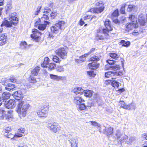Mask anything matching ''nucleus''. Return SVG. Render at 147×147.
Wrapping results in <instances>:
<instances>
[{
    "label": "nucleus",
    "mask_w": 147,
    "mask_h": 147,
    "mask_svg": "<svg viewBox=\"0 0 147 147\" xmlns=\"http://www.w3.org/2000/svg\"><path fill=\"white\" fill-rule=\"evenodd\" d=\"M10 82L13 83H16L17 80L15 77H11L9 79Z\"/></svg>",
    "instance_id": "obj_51"
},
{
    "label": "nucleus",
    "mask_w": 147,
    "mask_h": 147,
    "mask_svg": "<svg viewBox=\"0 0 147 147\" xmlns=\"http://www.w3.org/2000/svg\"><path fill=\"white\" fill-rule=\"evenodd\" d=\"M63 68L62 66H58L57 67L56 70L58 72H61L63 71Z\"/></svg>",
    "instance_id": "obj_58"
},
{
    "label": "nucleus",
    "mask_w": 147,
    "mask_h": 147,
    "mask_svg": "<svg viewBox=\"0 0 147 147\" xmlns=\"http://www.w3.org/2000/svg\"><path fill=\"white\" fill-rule=\"evenodd\" d=\"M5 133L7 134L11 132V127H8L5 128Z\"/></svg>",
    "instance_id": "obj_59"
},
{
    "label": "nucleus",
    "mask_w": 147,
    "mask_h": 147,
    "mask_svg": "<svg viewBox=\"0 0 147 147\" xmlns=\"http://www.w3.org/2000/svg\"><path fill=\"white\" fill-rule=\"evenodd\" d=\"M52 60L54 62L58 63H60L61 60L59 58L57 55H54L52 59Z\"/></svg>",
    "instance_id": "obj_40"
},
{
    "label": "nucleus",
    "mask_w": 147,
    "mask_h": 147,
    "mask_svg": "<svg viewBox=\"0 0 147 147\" xmlns=\"http://www.w3.org/2000/svg\"><path fill=\"white\" fill-rule=\"evenodd\" d=\"M41 22L47 24H50V22L47 21L45 19H42V17L41 18V19H40Z\"/></svg>",
    "instance_id": "obj_60"
},
{
    "label": "nucleus",
    "mask_w": 147,
    "mask_h": 147,
    "mask_svg": "<svg viewBox=\"0 0 147 147\" xmlns=\"http://www.w3.org/2000/svg\"><path fill=\"white\" fill-rule=\"evenodd\" d=\"M113 22L115 24H120V21L117 18L114 19V18L111 19Z\"/></svg>",
    "instance_id": "obj_50"
},
{
    "label": "nucleus",
    "mask_w": 147,
    "mask_h": 147,
    "mask_svg": "<svg viewBox=\"0 0 147 147\" xmlns=\"http://www.w3.org/2000/svg\"><path fill=\"white\" fill-rule=\"evenodd\" d=\"M105 77L106 78H109L113 76V72L109 71L105 73Z\"/></svg>",
    "instance_id": "obj_44"
},
{
    "label": "nucleus",
    "mask_w": 147,
    "mask_h": 147,
    "mask_svg": "<svg viewBox=\"0 0 147 147\" xmlns=\"http://www.w3.org/2000/svg\"><path fill=\"white\" fill-rule=\"evenodd\" d=\"M27 45V43L25 41L22 42L20 43V46L21 47H23L24 48L26 47Z\"/></svg>",
    "instance_id": "obj_57"
},
{
    "label": "nucleus",
    "mask_w": 147,
    "mask_h": 147,
    "mask_svg": "<svg viewBox=\"0 0 147 147\" xmlns=\"http://www.w3.org/2000/svg\"><path fill=\"white\" fill-rule=\"evenodd\" d=\"M131 22L128 23L125 26V30L129 31L131 30L133 28H137L139 26L137 18L135 15L130 14L128 17Z\"/></svg>",
    "instance_id": "obj_3"
},
{
    "label": "nucleus",
    "mask_w": 147,
    "mask_h": 147,
    "mask_svg": "<svg viewBox=\"0 0 147 147\" xmlns=\"http://www.w3.org/2000/svg\"><path fill=\"white\" fill-rule=\"evenodd\" d=\"M88 56L86 53L80 56L79 59H76L75 60V62L78 63H80L82 62H83L86 60V57Z\"/></svg>",
    "instance_id": "obj_16"
},
{
    "label": "nucleus",
    "mask_w": 147,
    "mask_h": 147,
    "mask_svg": "<svg viewBox=\"0 0 147 147\" xmlns=\"http://www.w3.org/2000/svg\"><path fill=\"white\" fill-rule=\"evenodd\" d=\"M48 127L54 133H56L61 129V127L56 123H49Z\"/></svg>",
    "instance_id": "obj_10"
},
{
    "label": "nucleus",
    "mask_w": 147,
    "mask_h": 147,
    "mask_svg": "<svg viewBox=\"0 0 147 147\" xmlns=\"http://www.w3.org/2000/svg\"><path fill=\"white\" fill-rule=\"evenodd\" d=\"M6 111L0 109V119H3L5 116Z\"/></svg>",
    "instance_id": "obj_39"
},
{
    "label": "nucleus",
    "mask_w": 147,
    "mask_h": 147,
    "mask_svg": "<svg viewBox=\"0 0 147 147\" xmlns=\"http://www.w3.org/2000/svg\"><path fill=\"white\" fill-rule=\"evenodd\" d=\"M95 8H91L88 11L89 12L99 13L103 12L105 9V3L102 0H96L95 1Z\"/></svg>",
    "instance_id": "obj_4"
},
{
    "label": "nucleus",
    "mask_w": 147,
    "mask_h": 147,
    "mask_svg": "<svg viewBox=\"0 0 147 147\" xmlns=\"http://www.w3.org/2000/svg\"><path fill=\"white\" fill-rule=\"evenodd\" d=\"M25 130L24 128H20L18 129V132L16 135L18 137H20L23 136L24 134Z\"/></svg>",
    "instance_id": "obj_31"
},
{
    "label": "nucleus",
    "mask_w": 147,
    "mask_h": 147,
    "mask_svg": "<svg viewBox=\"0 0 147 147\" xmlns=\"http://www.w3.org/2000/svg\"><path fill=\"white\" fill-rule=\"evenodd\" d=\"M123 75V73L122 71L113 72V76H121Z\"/></svg>",
    "instance_id": "obj_48"
},
{
    "label": "nucleus",
    "mask_w": 147,
    "mask_h": 147,
    "mask_svg": "<svg viewBox=\"0 0 147 147\" xmlns=\"http://www.w3.org/2000/svg\"><path fill=\"white\" fill-rule=\"evenodd\" d=\"M47 24L44 23V24H40L38 27V28L40 30L43 31L45 29Z\"/></svg>",
    "instance_id": "obj_38"
},
{
    "label": "nucleus",
    "mask_w": 147,
    "mask_h": 147,
    "mask_svg": "<svg viewBox=\"0 0 147 147\" xmlns=\"http://www.w3.org/2000/svg\"><path fill=\"white\" fill-rule=\"evenodd\" d=\"M109 56L115 60H118L120 57V55L115 52L110 53Z\"/></svg>",
    "instance_id": "obj_27"
},
{
    "label": "nucleus",
    "mask_w": 147,
    "mask_h": 147,
    "mask_svg": "<svg viewBox=\"0 0 147 147\" xmlns=\"http://www.w3.org/2000/svg\"><path fill=\"white\" fill-rule=\"evenodd\" d=\"M4 26L7 27H11L12 26V25L10 21L9 22L7 20H5L3 21L1 25V27Z\"/></svg>",
    "instance_id": "obj_22"
},
{
    "label": "nucleus",
    "mask_w": 147,
    "mask_h": 147,
    "mask_svg": "<svg viewBox=\"0 0 147 147\" xmlns=\"http://www.w3.org/2000/svg\"><path fill=\"white\" fill-rule=\"evenodd\" d=\"M96 50V48H92L90 50V51L86 54L87 55L91 54L94 53Z\"/></svg>",
    "instance_id": "obj_54"
},
{
    "label": "nucleus",
    "mask_w": 147,
    "mask_h": 147,
    "mask_svg": "<svg viewBox=\"0 0 147 147\" xmlns=\"http://www.w3.org/2000/svg\"><path fill=\"white\" fill-rule=\"evenodd\" d=\"M111 68L112 69L115 70H119L121 68L120 66L119 65H116L112 66Z\"/></svg>",
    "instance_id": "obj_55"
},
{
    "label": "nucleus",
    "mask_w": 147,
    "mask_h": 147,
    "mask_svg": "<svg viewBox=\"0 0 147 147\" xmlns=\"http://www.w3.org/2000/svg\"><path fill=\"white\" fill-rule=\"evenodd\" d=\"M138 21L141 26H144L145 25L146 20L143 16L140 17V18L139 19Z\"/></svg>",
    "instance_id": "obj_30"
},
{
    "label": "nucleus",
    "mask_w": 147,
    "mask_h": 147,
    "mask_svg": "<svg viewBox=\"0 0 147 147\" xmlns=\"http://www.w3.org/2000/svg\"><path fill=\"white\" fill-rule=\"evenodd\" d=\"M113 128L111 127H109L106 129L105 131V134L107 136H109L113 134Z\"/></svg>",
    "instance_id": "obj_32"
},
{
    "label": "nucleus",
    "mask_w": 147,
    "mask_h": 147,
    "mask_svg": "<svg viewBox=\"0 0 147 147\" xmlns=\"http://www.w3.org/2000/svg\"><path fill=\"white\" fill-rule=\"evenodd\" d=\"M49 109V106L48 103H45L42 105L40 107L37 111L38 117L42 118L47 117Z\"/></svg>",
    "instance_id": "obj_6"
},
{
    "label": "nucleus",
    "mask_w": 147,
    "mask_h": 147,
    "mask_svg": "<svg viewBox=\"0 0 147 147\" xmlns=\"http://www.w3.org/2000/svg\"><path fill=\"white\" fill-rule=\"evenodd\" d=\"M97 34L96 36V38L97 40H103L105 39H107L108 38H105V34H101V33H102V30L101 28H99L97 30Z\"/></svg>",
    "instance_id": "obj_13"
},
{
    "label": "nucleus",
    "mask_w": 147,
    "mask_h": 147,
    "mask_svg": "<svg viewBox=\"0 0 147 147\" xmlns=\"http://www.w3.org/2000/svg\"><path fill=\"white\" fill-rule=\"evenodd\" d=\"M57 15L56 11H52L51 13L50 16L53 19H54Z\"/></svg>",
    "instance_id": "obj_49"
},
{
    "label": "nucleus",
    "mask_w": 147,
    "mask_h": 147,
    "mask_svg": "<svg viewBox=\"0 0 147 147\" xmlns=\"http://www.w3.org/2000/svg\"><path fill=\"white\" fill-rule=\"evenodd\" d=\"M33 75H30L28 78V81L29 83L35 84L37 82V79Z\"/></svg>",
    "instance_id": "obj_23"
},
{
    "label": "nucleus",
    "mask_w": 147,
    "mask_h": 147,
    "mask_svg": "<svg viewBox=\"0 0 147 147\" xmlns=\"http://www.w3.org/2000/svg\"><path fill=\"white\" fill-rule=\"evenodd\" d=\"M13 95L14 97L16 99V100H18V99H20V98L23 99V97L22 96L21 94L18 91L15 92Z\"/></svg>",
    "instance_id": "obj_28"
},
{
    "label": "nucleus",
    "mask_w": 147,
    "mask_h": 147,
    "mask_svg": "<svg viewBox=\"0 0 147 147\" xmlns=\"http://www.w3.org/2000/svg\"><path fill=\"white\" fill-rule=\"evenodd\" d=\"M126 4H123L121 6L120 9L121 12L122 14L125 13V9L126 6Z\"/></svg>",
    "instance_id": "obj_45"
},
{
    "label": "nucleus",
    "mask_w": 147,
    "mask_h": 147,
    "mask_svg": "<svg viewBox=\"0 0 147 147\" xmlns=\"http://www.w3.org/2000/svg\"><path fill=\"white\" fill-rule=\"evenodd\" d=\"M120 44L122 46L126 47H128L130 45V43L129 41L126 42L125 40H122L119 42Z\"/></svg>",
    "instance_id": "obj_33"
},
{
    "label": "nucleus",
    "mask_w": 147,
    "mask_h": 147,
    "mask_svg": "<svg viewBox=\"0 0 147 147\" xmlns=\"http://www.w3.org/2000/svg\"><path fill=\"white\" fill-rule=\"evenodd\" d=\"M84 96L86 97L90 98L91 97L92 95L93 92L89 90H84Z\"/></svg>",
    "instance_id": "obj_25"
},
{
    "label": "nucleus",
    "mask_w": 147,
    "mask_h": 147,
    "mask_svg": "<svg viewBox=\"0 0 147 147\" xmlns=\"http://www.w3.org/2000/svg\"><path fill=\"white\" fill-rule=\"evenodd\" d=\"M112 82L111 80H109L105 81V83L106 85H108L110 84H111Z\"/></svg>",
    "instance_id": "obj_62"
},
{
    "label": "nucleus",
    "mask_w": 147,
    "mask_h": 147,
    "mask_svg": "<svg viewBox=\"0 0 147 147\" xmlns=\"http://www.w3.org/2000/svg\"><path fill=\"white\" fill-rule=\"evenodd\" d=\"M104 25L105 27L102 29V33L105 34V38H108L109 36V32L113 30V27L112 25L111 21L108 19H106L104 22Z\"/></svg>",
    "instance_id": "obj_7"
},
{
    "label": "nucleus",
    "mask_w": 147,
    "mask_h": 147,
    "mask_svg": "<svg viewBox=\"0 0 147 147\" xmlns=\"http://www.w3.org/2000/svg\"><path fill=\"white\" fill-rule=\"evenodd\" d=\"M106 62L110 65H113L115 64L116 61L115 60L110 59L106 60Z\"/></svg>",
    "instance_id": "obj_46"
},
{
    "label": "nucleus",
    "mask_w": 147,
    "mask_h": 147,
    "mask_svg": "<svg viewBox=\"0 0 147 147\" xmlns=\"http://www.w3.org/2000/svg\"><path fill=\"white\" fill-rule=\"evenodd\" d=\"M10 96V94L4 92L2 94V98L3 100H5L9 99Z\"/></svg>",
    "instance_id": "obj_35"
},
{
    "label": "nucleus",
    "mask_w": 147,
    "mask_h": 147,
    "mask_svg": "<svg viewBox=\"0 0 147 147\" xmlns=\"http://www.w3.org/2000/svg\"><path fill=\"white\" fill-rule=\"evenodd\" d=\"M50 61V59L48 57H46L44 58V61L41 65L42 67L44 68H47V65L49 64V62Z\"/></svg>",
    "instance_id": "obj_19"
},
{
    "label": "nucleus",
    "mask_w": 147,
    "mask_h": 147,
    "mask_svg": "<svg viewBox=\"0 0 147 147\" xmlns=\"http://www.w3.org/2000/svg\"><path fill=\"white\" fill-rule=\"evenodd\" d=\"M85 101L84 100L80 95H76L74 97V102L76 105Z\"/></svg>",
    "instance_id": "obj_14"
},
{
    "label": "nucleus",
    "mask_w": 147,
    "mask_h": 147,
    "mask_svg": "<svg viewBox=\"0 0 147 147\" xmlns=\"http://www.w3.org/2000/svg\"><path fill=\"white\" fill-rule=\"evenodd\" d=\"M23 99H18L17 106L16 108L17 112L18 113L21 117H24L26 116L27 111L30 105L25 104Z\"/></svg>",
    "instance_id": "obj_1"
},
{
    "label": "nucleus",
    "mask_w": 147,
    "mask_h": 147,
    "mask_svg": "<svg viewBox=\"0 0 147 147\" xmlns=\"http://www.w3.org/2000/svg\"><path fill=\"white\" fill-rule=\"evenodd\" d=\"M40 23H42L40 18L38 19L37 21H36L35 23V26L38 27L40 24Z\"/></svg>",
    "instance_id": "obj_53"
},
{
    "label": "nucleus",
    "mask_w": 147,
    "mask_h": 147,
    "mask_svg": "<svg viewBox=\"0 0 147 147\" xmlns=\"http://www.w3.org/2000/svg\"><path fill=\"white\" fill-rule=\"evenodd\" d=\"M100 60L99 57L96 55H94L90 57L88 60L89 62L87 66L89 68L91 69H96L98 68L100 64L97 62Z\"/></svg>",
    "instance_id": "obj_5"
},
{
    "label": "nucleus",
    "mask_w": 147,
    "mask_h": 147,
    "mask_svg": "<svg viewBox=\"0 0 147 147\" xmlns=\"http://www.w3.org/2000/svg\"><path fill=\"white\" fill-rule=\"evenodd\" d=\"M71 147H77V142L76 140L74 139H71L70 140Z\"/></svg>",
    "instance_id": "obj_34"
},
{
    "label": "nucleus",
    "mask_w": 147,
    "mask_h": 147,
    "mask_svg": "<svg viewBox=\"0 0 147 147\" xmlns=\"http://www.w3.org/2000/svg\"><path fill=\"white\" fill-rule=\"evenodd\" d=\"M47 67L49 70H52L55 69L56 66L55 64L53 63H51L48 65Z\"/></svg>",
    "instance_id": "obj_36"
},
{
    "label": "nucleus",
    "mask_w": 147,
    "mask_h": 147,
    "mask_svg": "<svg viewBox=\"0 0 147 147\" xmlns=\"http://www.w3.org/2000/svg\"><path fill=\"white\" fill-rule=\"evenodd\" d=\"M12 25H15L18 23V18L17 17L16 13H13L11 14V17L9 19Z\"/></svg>",
    "instance_id": "obj_11"
},
{
    "label": "nucleus",
    "mask_w": 147,
    "mask_h": 147,
    "mask_svg": "<svg viewBox=\"0 0 147 147\" xmlns=\"http://www.w3.org/2000/svg\"><path fill=\"white\" fill-rule=\"evenodd\" d=\"M7 40V36L4 34H2L0 36V46L5 44Z\"/></svg>",
    "instance_id": "obj_17"
},
{
    "label": "nucleus",
    "mask_w": 147,
    "mask_h": 147,
    "mask_svg": "<svg viewBox=\"0 0 147 147\" xmlns=\"http://www.w3.org/2000/svg\"><path fill=\"white\" fill-rule=\"evenodd\" d=\"M56 54L61 58L65 59L67 56V51L65 48L61 47L58 48L55 51Z\"/></svg>",
    "instance_id": "obj_9"
},
{
    "label": "nucleus",
    "mask_w": 147,
    "mask_h": 147,
    "mask_svg": "<svg viewBox=\"0 0 147 147\" xmlns=\"http://www.w3.org/2000/svg\"><path fill=\"white\" fill-rule=\"evenodd\" d=\"M32 33L30 36L36 42H39L41 40L42 34V33L35 28L32 30Z\"/></svg>",
    "instance_id": "obj_8"
},
{
    "label": "nucleus",
    "mask_w": 147,
    "mask_h": 147,
    "mask_svg": "<svg viewBox=\"0 0 147 147\" xmlns=\"http://www.w3.org/2000/svg\"><path fill=\"white\" fill-rule=\"evenodd\" d=\"M87 73L90 77H93L96 75V74L94 73V71H88L87 72Z\"/></svg>",
    "instance_id": "obj_47"
},
{
    "label": "nucleus",
    "mask_w": 147,
    "mask_h": 147,
    "mask_svg": "<svg viewBox=\"0 0 147 147\" xmlns=\"http://www.w3.org/2000/svg\"><path fill=\"white\" fill-rule=\"evenodd\" d=\"M6 11H7L10 10L11 9L12 7L11 5L10 4H8L6 6Z\"/></svg>",
    "instance_id": "obj_61"
},
{
    "label": "nucleus",
    "mask_w": 147,
    "mask_h": 147,
    "mask_svg": "<svg viewBox=\"0 0 147 147\" xmlns=\"http://www.w3.org/2000/svg\"><path fill=\"white\" fill-rule=\"evenodd\" d=\"M51 79L56 80L57 81H59L62 79V77L60 76H58L56 75L50 74H49Z\"/></svg>",
    "instance_id": "obj_26"
},
{
    "label": "nucleus",
    "mask_w": 147,
    "mask_h": 147,
    "mask_svg": "<svg viewBox=\"0 0 147 147\" xmlns=\"http://www.w3.org/2000/svg\"><path fill=\"white\" fill-rule=\"evenodd\" d=\"M16 88L15 85L11 84H8L5 86L6 89L9 91L15 90Z\"/></svg>",
    "instance_id": "obj_24"
},
{
    "label": "nucleus",
    "mask_w": 147,
    "mask_h": 147,
    "mask_svg": "<svg viewBox=\"0 0 147 147\" xmlns=\"http://www.w3.org/2000/svg\"><path fill=\"white\" fill-rule=\"evenodd\" d=\"M40 69V67L37 66L31 71V74L34 76H37Z\"/></svg>",
    "instance_id": "obj_21"
},
{
    "label": "nucleus",
    "mask_w": 147,
    "mask_h": 147,
    "mask_svg": "<svg viewBox=\"0 0 147 147\" xmlns=\"http://www.w3.org/2000/svg\"><path fill=\"white\" fill-rule=\"evenodd\" d=\"M65 23V22L62 20L58 21L54 25L50 27L51 32L48 35L49 37L53 38L54 36L53 34H58L60 30H62V26Z\"/></svg>",
    "instance_id": "obj_2"
},
{
    "label": "nucleus",
    "mask_w": 147,
    "mask_h": 147,
    "mask_svg": "<svg viewBox=\"0 0 147 147\" xmlns=\"http://www.w3.org/2000/svg\"><path fill=\"white\" fill-rule=\"evenodd\" d=\"M78 105V109L80 111L85 110L86 108V106L84 103H80Z\"/></svg>",
    "instance_id": "obj_37"
},
{
    "label": "nucleus",
    "mask_w": 147,
    "mask_h": 147,
    "mask_svg": "<svg viewBox=\"0 0 147 147\" xmlns=\"http://www.w3.org/2000/svg\"><path fill=\"white\" fill-rule=\"evenodd\" d=\"M119 15V9H115L111 14V19L114 18L118 17Z\"/></svg>",
    "instance_id": "obj_29"
},
{
    "label": "nucleus",
    "mask_w": 147,
    "mask_h": 147,
    "mask_svg": "<svg viewBox=\"0 0 147 147\" xmlns=\"http://www.w3.org/2000/svg\"><path fill=\"white\" fill-rule=\"evenodd\" d=\"M42 8V6L41 5L38 6L35 9V11L34 12V14L35 16L38 15L40 12Z\"/></svg>",
    "instance_id": "obj_41"
},
{
    "label": "nucleus",
    "mask_w": 147,
    "mask_h": 147,
    "mask_svg": "<svg viewBox=\"0 0 147 147\" xmlns=\"http://www.w3.org/2000/svg\"><path fill=\"white\" fill-rule=\"evenodd\" d=\"M14 135L13 134H12L11 133L9 134H7L5 135V136L6 137L11 139L13 138L14 137Z\"/></svg>",
    "instance_id": "obj_52"
},
{
    "label": "nucleus",
    "mask_w": 147,
    "mask_h": 147,
    "mask_svg": "<svg viewBox=\"0 0 147 147\" xmlns=\"http://www.w3.org/2000/svg\"><path fill=\"white\" fill-rule=\"evenodd\" d=\"M72 91L75 94L81 95L83 94L84 90L81 87H78L74 88L72 90Z\"/></svg>",
    "instance_id": "obj_15"
},
{
    "label": "nucleus",
    "mask_w": 147,
    "mask_h": 147,
    "mask_svg": "<svg viewBox=\"0 0 147 147\" xmlns=\"http://www.w3.org/2000/svg\"><path fill=\"white\" fill-rule=\"evenodd\" d=\"M13 111L11 110H8L7 111V113L6 115L5 114V119L9 120L13 118Z\"/></svg>",
    "instance_id": "obj_18"
},
{
    "label": "nucleus",
    "mask_w": 147,
    "mask_h": 147,
    "mask_svg": "<svg viewBox=\"0 0 147 147\" xmlns=\"http://www.w3.org/2000/svg\"><path fill=\"white\" fill-rule=\"evenodd\" d=\"M112 86L114 88H119V83L115 81H113L111 83Z\"/></svg>",
    "instance_id": "obj_43"
},
{
    "label": "nucleus",
    "mask_w": 147,
    "mask_h": 147,
    "mask_svg": "<svg viewBox=\"0 0 147 147\" xmlns=\"http://www.w3.org/2000/svg\"><path fill=\"white\" fill-rule=\"evenodd\" d=\"M120 102L121 104V108L129 110L131 109V106L132 105L131 104H129L128 105H126L123 101H120Z\"/></svg>",
    "instance_id": "obj_20"
},
{
    "label": "nucleus",
    "mask_w": 147,
    "mask_h": 147,
    "mask_svg": "<svg viewBox=\"0 0 147 147\" xmlns=\"http://www.w3.org/2000/svg\"><path fill=\"white\" fill-rule=\"evenodd\" d=\"M16 102L15 100L13 99H10L6 103H5V104L6 107L7 109H12L16 106Z\"/></svg>",
    "instance_id": "obj_12"
},
{
    "label": "nucleus",
    "mask_w": 147,
    "mask_h": 147,
    "mask_svg": "<svg viewBox=\"0 0 147 147\" xmlns=\"http://www.w3.org/2000/svg\"><path fill=\"white\" fill-rule=\"evenodd\" d=\"M142 137L146 140H147V132L145 133L142 135Z\"/></svg>",
    "instance_id": "obj_64"
},
{
    "label": "nucleus",
    "mask_w": 147,
    "mask_h": 147,
    "mask_svg": "<svg viewBox=\"0 0 147 147\" xmlns=\"http://www.w3.org/2000/svg\"><path fill=\"white\" fill-rule=\"evenodd\" d=\"M134 7L135 6L133 5L130 4L129 5L128 7V11H132L134 9Z\"/></svg>",
    "instance_id": "obj_56"
},
{
    "label": "nucleus",
    "mask_w": 147,
    "mask_h": 147,
    "mask_svg": "<svg viewBox=\"0 0 147 147\" xmlns=\"http://www.w3.org/2000/svg\"><path fill=\"white\" fill-rule=\"evenodd\" d=\"M132 34L134 36H137L139 34V33L138 31L137 30H134L132 32Z\"/></svg>",
    "instance_id": "obj_63"
},
{
    "label": "nucleus",
    "mask_w": 147,
    "mask_h": 147,
    "mask_svg": "<svg viewBox=\"0 0 147 147\" xmlns=\"http://www.w3.org/2000/svg\"><path fill=\"white\" fill-rule=\"evenodd\" d=\"M96 18V16H92L91 15H87L84 17L83 18L84 20H86L87 19H90V20L91 21L93 18Z\"/></svg>",
    "instance_id": "obj_42"
}]
</instances>
